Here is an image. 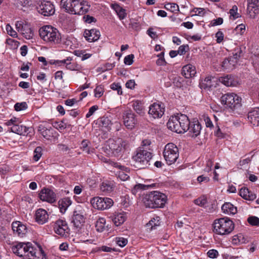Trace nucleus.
I'll list each match as a JSON object with an SVG mask.
<instances>
[{"instance_id":"f257e3e1","label":"nucleus","mask_w":259,"mask_h":259,"mask_svg":"<svg viewBox=\"0 0 259 259\" xmlns=\"http://www.w3.org/2000/svg\"><path fill=\"white\" fill-rule=\"evenodd\" d=\"M39 35L41 39L51 45H59L62 42V37L59 30L51 25H45L39 29Z\"/></svg>"},{"instance_id":"f03ea898","label":"nucleus","mask_w":259,"mask_h":259,"mask_svg":"<svg viewBox=\"0 0 259 259\" xmlns=\"http://www.w3.org/2000/svg\"><path fill=\"white\" fill-rule=\"evenodd\" d=\"M142 201L146 207L162 208L166 202L167 196L164 193L153 191L144 194Z\"/></svg>"},{"instance_id":"7ed1b4c3","label":"nucleus","mask_w":259,"mask_h":259,"mask_svg":"<svg viewBox=\"0 0 259 259\" xmlns=\"http://www.w3.org/2000/svg\"><path fill=\"white\" fill-rule=\"evenodd\" d=\"M190 121L187 115L178 114L171 116L167 123V127L177 133H183L188 131Z\"/></svg>"},{"instance_id":"20e7f679","label":"nucleus","mask_w":259,"mask_h":259,"mask_svg":"<svg viewBox=\"0 0 259 259\" xmlns=\"http://www.w3.org/2000/svg\"><path fill=\"white\" fill-rule=\"evenodd\" d=\"M14 254L22 259H35L36 249L30 242H18L12 247Z\"/></svg>"},{"instance_id":"39448f33","label":"nucleus","mask_w":259,"mask_h":259,"mask_svg":"<svg viewBox=\"0 0 259 259\" xmlns=\"http://www.w3.org/2000/svg\"><path fill=\"white\" fill-rule=\"evenodd\" d=\"M152 157L151 152L148 151L147 149H144L143 147H139L137 150L136 154L133 157L134 167L138 169L148 167Z\"/></svg>"},{"instance_id":"423d86ee","label":"nucleus","mask_w":259,"mask_h":259,"mask_svg":"<svg viewBox=\"0 0 259 259\" xmlns=\"http://www.w3.org/2000/svg\"><path fill=\"white\" fill-rule=\"evenodd\" d=\"M213 231L217 234L226 235L230 234L234 229V224L228 218L215 220L213 224Z\"/></svg>"},{"instance_id":"0eeeda50","label":"nucleus","mask_w":259,"mask_h":259,"mask_svg":"<svg viewBox=\"0 0 259 259\" xmlns=\"http://www.w3.org/2000/svg\"><path fill=\"white\" fill-rule=\"evenodd\" d=\"M241 98L233 93H228L223 95L221 98L222 104L226 108L234 111L241 106Z\"/></svg>"},{"instance_id":"6e6552de","label":"nucleus","mask_w":259,"mask_h":259,"mask_svg":"<svg viewBox=\"0 0 259 259\" xmlns=\"http://www.w3.org/2000/svg\"><path fill=\"white\" fill-rule=\"evenodd\" d=\"M163 156L168 165L174 163L179 157L178 147L173 143H168L165 146Z\"/></svg>"},{"instance_id":"1a4fd4ad","label":"nucleus","mask_w":259,"mask_h":259,"mask_svg":"<svg viewBox=\"0 0 259 259\" xmlns=\"http://www.w3.org/2000/svg\"><path fill=\"white\" fill-rule=\"evenodd\" d=\"M128 143L127 141L119 139L116 141L109 139L108 141L109 149L115 156L118 155L123 150L127 148Z\"/></svg>"},{"instance_id":"9d476101","label":"nucleus","mask_w":259,"mask_h":259,"mask_svg":"<svg viewBox=\"0 0 259 259\" xmlns=\"http://www.w3.org/2000/svg\"><path fill=\"white\" fill-rule=\"evenodd\" d=\"M91 203L95 208L104 210L112 206L113 201L109 198L95 197L91 199Z\"/></svg>"},{"instance_id":"9b49d317","label":"nucleus","mask_w":259,"mask_h":259,"mask_svg":"<svg viewBox=\"0 0 259 259\" xmlns=\"http://www.w3.org/2000/svg\"><path fill=\"white\" fill-rule=\"evenodd\" d=\"M16 28L23 36L27 39L32 38L33 32L30 25L24 20H20L16 22Z\"/></svg>"},{"instance_id":"f8f14e48","label":"nucleus","mask_w":259,"mask_h":259,"mask_svg":"<svg viewBox=\"0 0 259 259\" xmlns=\"http://www.w3.org/2000/svg\"><path fill=\"white\" fill-rule=\"evenodd\" d=\"M19 123V120L18 119L14 117L6 122L4 124L8 126L12 125L10 129L12 132L19 135H25L27 133L29 128Z\"/></svg>"},{"instance_id":"ddd939ff","label":"nucleus","mask_w":259,"mask_h":259,"mask_svg":"<svg viewBox=\"0 0 259 259\" xmlns=\"http://www.w3.org/2000/svg\"><path fill=\"white\" fill-rule=\"evenodd\" d=\"M74 9L71 11V14L83 15L87 13L90 8L88 2L83 0H75Z\"/></svg>"},{"instance_id":"4468645a","label":"nucleus","mask_w":259,"mask_h":259,"mask_svg":"<svg viewBox=\"0 0 259 259\" xmlns=\"http://www.w3.org/2000/svg\"><path fill=\"white\" fill-rule=\"evenodd\" d=\"M122 118L124 125L128 129L132 130L137 123L136 116L131 110L125 111L123 113Z\"/></svg>"},{"instance_id":"2eb2a0df","label":"nucleus","mask_w":259,"mask_h":259,"mask_svg":"<svg viewBox=\"0 0 259 259\" xmlns=\"http://www.w3.org/2000/svg\"><path fill=\"white\" fill-rule=\"evenodd\" d=\"M37 11L45 16L52 15L55 13L54 5L49 1H43L37 8Z\"/></svg>"},{"instance_id":"dca6fc26","label":"nucleus","mask_w":259,"mask_h":259,"mask_svg":"<svg viewBox=\"0 0 259 259\" xmlns=\"http://www.w3.org/2000/svg\"><path fill=\"white\" fill-rule=\"evenodd\" d=\"M163 105L154 103L149 107L148 114L153 119L160 118L164 113Z\"/></svg>"},{"instance_id":"f3484780","label":"nucleus","mask_w":259,"mask_h":259,"mask_svg":"<svg viewBox=\"0 0 259 259\" xmlns=\"http://www.w3.org/2000/svg\"><path fill=\"white\" fill-rule=\"evenodd\" d=\"M55 232L61 236H66L68 233L69 229L65 221L59 219L55 222L54 225Z\"/></svg>"},{"instance_id":"a211bd4d","label":"nucleus","mask_w":259,"mask_h":259,"mask_svg":"<svg viewBox=\"0 0 259 259\" xmlns=\"http://www.w3.org/2000/svg\"><path fill=\"white\" fill-rule=\"evenodd\" d=\"M39 198L44 201L53 203L56 201V195L54 191L49 189H42L39 193Z\"/></svg>"},{"instance_id":"6ab92c4d","label":"nucleus","mask_w":259,"mask_h":259,"mask_svg":"<svg viewBox=\"0 0 259 259\" xmlns=\"http://www.w3.org/2000/svg\"><path fill=\"white\" fill-rule=\"evenodd\" d=\"M247 13L252 18L259 13V1L247 0Z\"/></svg>"},{"instance_id":"aec40b11","label":"nucleus","mask_w":259,"mask_h":259,"mask_svg":"<svg viewBox=\"0 0 259 259\" xmlns=\"http://www.w3.org/2000/svg\"><path fill=\"white\" fill-rule=\"evenodd\" d=\"M12 229L15 234L23 237L27 232L26 225L19 221H16L12 224Z\"/></svg>"},{"instance_id":"412c9836","label":"nucleus","mask_w":259,"mask_h":259,"mask_svg":"<svg viewBox=\"0 0 259 259\" xmlns=\"http://www.w3.org/2000/svg\"><path fill=\"white\" fill-rule=\"evenodd\" d=\"M202 126L198 120H195L192 122H190L189 125V133L190 136L192 138H196L200 135Z\"/></svg>"},{"instance_id":"4be33fe9","label":"nucleus","mask_w":259,"mask_h":259,"mask_svg":"<svg viewBox=\"0 0 259 259\" xmlns=\"http://www.w3.org/2000/svg\"><path fill=\"white\" fill-rule=\"evenodd\" d=\"M220 82L227 87H234L238 84L237 78L234 75L228 74L219 78Z\"/></svg>"},{"instance_id":"5701e85b","label":"nucleus","mask_w":259,"mask_h":259,"mask_svg":"<svg viewBox=\"0 0 259 259\" xmlns=\"http://www.w3.org/2000/svg\"><path fill=\"white\" fill-rule=\"evenodd\" d=\"M84 36L89 42H94L98 40L100 37V32L99 30L96 29H92L91 30H85L84 32Z\"/></svg>"},{"instance_id":"b1692460","label":"nucleus","mask_w":259,"mask_h":259,"mask_svg":"<svg viewBox=\"0 0 259 259\" xmlns=\"http://www.w3.org/2000/svg\"><path fill=\"white\" fill-rule=\"evenodd\" d=\"M49 219V214L47 211L44 209L39 208L35 212V221L39 224L46 223Z\"/></svg>"},{"instance_id":"393cba45","label":"nucleus","mask_w":259,"mask_h":259,"mask_svg":"<svg viewBox=\"0 0 259 259\" xmlns=\"http://www.w3.org/2000/svg\"><path fill=\"white\" fill-rule=\"evenodd\" d=\"M248 118L253 125L259 126V108H254L249 111L248 113Z\"/></svg>"},{"instance_id":"a878e982","label":"nucleus","mask_w":259,"mask_h":259,"mask_svg":"<svg viewBox=\"0 0 259 259\" xmlns=\"http://www.w3.org/2000/svg\"><path fill=\"white\" fill-rule=\"evenodd\" d=\"M71 222L75 228L82 229L81 227L84 223V218L82 214L78 213L77 211H75L73 213Z\"/></svg>"},{"instance_id":"bb28decb","label":"nucleus","mask_w":259,"mask_h":259,"mask_svg":"<svg viewBox=\"0 0 259 259\" xmlns=\"http://www.w3.org/2000/svg\"><path fill=\"white\" fill-rule=\"evenodd\" d=\"M115 226H119L122 224L126 220L125 214L123 212H117L109 217Z\"/></svg>"},{"instance_id":"cd10ccee","label":"nucleus","mask_w":259,"mask_h":259,"mask_svg":"<svg viewBox=\"0 0 259 259\" xmlns=\"http://www.w3.org/2000/svg\"><path fill=\"white\" fill-rule=\"evenodd\" d=\"M215 78L212 76L206 77L200 84L201 88L208 90L215 87Z\"/></svg>"},{"instance_id":"c85d7f7f","label":"nucleus","mask_w":259,"mask_h":259,"mask_svg":"<svg viewBox=\"0 0 259 259\" xmlns=\"http://www.w3.org/2000/svg\"><path fill=\"white\" fill-rule=\"evenodd\" d=\"M196 71L195 67L192 65L188 64L182 68V74L186 78H191L195 75Z\"/></svg>"},{"instance_id":"c756f323","label":"nucleus","mask_w":259,"mask_h":259,"mask_svg":"<svg viewBox=\"0 0 259 259\" xmlns=\"http://www.w3.org/2000/svg\"><path fill=\"white\" fill-rule=\"evenodd\" d=\"M72 201L69 197L63 198L58 201L59 208L62 213H64L67 208L71 204Z\"/></svg>"},{"instance_id":"7c9ffc66","label":"nucleus","mask_w":259,"mask_h":259,"mask_svg":"<svg viewBox=\"0 0 259 259\" xmlns=\"http://www.w3.org/2000/svg\"><path fill=\"white\" fill-rule=\"evenodd\" d=\"M239 194L244 199L250 201H252L256 198L255 194L245 187L242 188L240 190Z\"/></svg>"},{"instance_id":"2f4dec72","label":"nucleus","mask_w":259,"mask_h":259,"mask_svg":"<svg viewBox=\"0 0 259 259\" xmlns=\"http://www.w3.org/2000/svg\"><path fill=\"white\" fill-rule=\"evenodd\" d=\"M111 8L116 12L120 20L124 19L126 16L125 10L120 7L117 4H113L111 5Z\"/></svg>"},{"instance_id":"473e14b6","label":"nucleus","mask_w":259,"mask_h":259,"mask_svg":"<svg viewBox=\"0 0 259 259\" xmlns=\"http://www.w3.org/2000/svg\"><path fill=\"white\" fill-rule=\"evenodd\" d=\"M75 0H61V5L65 9L66 12L71 14V11L74 9Z\"/></svg>"},{"instance_id":"72a5a7b5","label":"nucleus","mask_w":259,"mask_h":259,"mask_svg":"<svg viewBox=\"0 0 259 259\" xmlns=\"http://www.w3.org/2000/svg\"><path fill=\"white\" fill-rule=\"evenodd\" d=\"M222 210L225 213L232 214H235L237 211L236 207L230 202L225 203L222 206Z\"/></svg>"},{"instance_id":"f704fd0d","label":"nucleus","mask_w":259,"mask_h":259,"mask_svg":"<svg viewBox=\"0 0 259 259\" xmlns=\"http://www.w3.org/2000/svg\"><path fill=\"white\" fill-rule=\"evenodd\" d=\"M99 122L102 127L106 128L107 131L111 130L112 123L110 117L103 116L99 119Z\"/></svg>"},{"instance_id":"c9c22d12","label":"nucleus","mask_w":259,"mask_h":259,"mask_svg":"<svg viewBox=\"0 0 259 259\" xmlns=\"http://www.w3.org/2000/svg\"><path fill=\"white\" fill-rule=\"evenodd\" d=\"M106 220L104 218H100L96 222V230L99 232H102L106 229H108V225H106Z\"/></svg>"},{"instance_id":"e433bc0d","label":"nucleus","mask_w":259,"mask_h":259,"mask_svg":"<svg viewBox=\"0 0 259 259\" xmlns=\"http://www.w3.org/2000/svg\"><path fill=\"white\" fill-rule=\"evenodd\" d=\"M38 131L45 138L48 140L53 137V130L51 127L48 129L44 126H39Z\"/></svg>"},{"instance_id":"4c0bfd02","label":"nucleus","mask_w":259,"mask_h":259,"mask_svg":"<svg viewBox=\"0 0 259 259\" xmlns=\"http://www.w3.org/2000/svg\"><path fill=\"white\" fill-rule=\"evenodd\" d=\"M155 185V184H152L151 185H145L139 184L135 186L134 188L132 189V191L133 194L136 195L138 192L139 191L148 189L149 188L153 187Z\"/></svg>"},{"instance_id":"58836bf2","label":"nucleus","mask_w":259,"mask_h":259,"mask_svg":"<svg viewBox=\"0 0 259 259\" xmlns=\"http://www.w3.org/2000/svg\"><path fill=\"white\" fill-rule=\"evenodd\" d=\"M114 184L112 182H103L100 186V189L102 191L110 193L113 190Z\"/></svg>"},{"instance_id":"ea45409f","label":"nucleus","mask_w":259,"mask_h":259,"mask_svg":"<svg viewBox=\"0 0 259 259\" xmlns=\"http://www.w3.org/2000/svg\"><path fill=\"white\" fill-rule=\"evenodd\" d=\"M132 107L134 110L139 114L142 115L144 113V107L142 102L140 101H134Z\"/></svg>"},{"instance_id":"a19ab883","label":"nucleus","mask_w":259,"mask_h":259,"mask_svg":"<svg viewBox=\"0 0 259 259\" xmlns=\"http://www.w3.org/2000/svg\"><path fill=\"white\" fill-rule=\"evenodd\" d=\"M160 225V218L156 216L151 220L147 224V226H151L152 229H154L155 227L158 226Z\"/></svg>"},{"instance_id":"79ce46f5","label":"nucleus","mask_w":259,"mask_h":259,"mask_svg":"<svg viewBox=\"0 0 259 259\" xmlns=\"http://www.w3.org/2000/svg\"><path fill=\"white\" fill-rule=\"evenodd\" d=\"M164 8L167 10L170 11L171 12L179 11V6L175 3H167L165 5Z\"/></svg>"},{"instance_id":"37998d69","label":"nucleus","mask_w":259,"mask_h":259,"mask_svg":"<svg viewBox=\"0 0 259 259\" xmlns=\"http://www.w3.org/2000/svg\"><path fill=\"white\" fill-rule=\"evenodd\" d=\"M42 156V148L41 147L38 146L37 147L34 151V155L33 157V159L35 161H37L39 160L40 158Z\"/></svg>"},{"instance_id":"c03bdc74","label":"nucleus","mask_w":259,"mask_h":259,"mask_svg":"<svg viewBox=\"0 0 259 259\" xmlns=\"http://www.w3.org/2000/svg\"><path fill=\"white\" fill-rule=\"evenodd\" d=\"M247 222L251 226H259V218L257 217H249L247 219Z\"/></svg>"},{"instance_id":"a18cd8bd","label":"nucleus","mask_w":259,"mask_h":259,"mask_svg":"<svg viewBox=\"0 0 259 259\" xmlns=\"http://www.w3.org/2000/svg\"><path fill=\"white\" fill-rule=\"evenodd\" d=\"M90 142L87 140H83L81 143V149L87 154L91 153V151L88 145Z\"/></svg>"},{"instance_id":"49530a36","label":"nucleus","mask_w":259,"mask_h":259,"mask_svg":"<svg viewBox=\"0 0 259 259\" xmlns=\"http://www.w3.org/2000/svg\"><path fill=\"white\" fill-rule=\"evenodd\" d=\"M28 106L26 102H23L21 103H17L14 106L15 110L17 111H19L25 110L27 108Z\"/></svg>"},{"instance_id":"de8ad7c7","label":"nucleus","mask_w":259,"mask_h":259,"mask_svg":"<svg viewBox=\"0 0 259 259\" xmlns=\"http://www.w3.org/2000/svg\"><path fill=\"white\" fill-rule=\"evenodd\" d=\"M238 8L236 6L234 5L232 8L230 10V16L233 17L234 19H236L240 17L239 13H237Z\"/></svg>"},{"instance_id":"09e8293b","label":"nucleus","mask_w":259,"mask_h":259,"mask_svg":"<svg viewBox=\"0 0 259 259\" xmlns=\"http://www.w3.org/2000/svg\"><path fill=\"white\" fill-rule=\"evenodd\" d=\"M164 52H161L157 56L159 57L158 59L156 61V64L159 66L165 65L166 64V61L164 58Z\"/></svg>"},{"instance_id":"8fccbe9b","label":"nucleus","mask_w":259,"mask_h":259,"mask_svg":"<svg viewBox=\"0 0 259 259\" xmlns=\"http://www.w3.org/2000/svg\"><path fill=\"white\" fill-rule=\"evenodd\" d=\"M6 29L7 33L13 37H17V33L13 28L9 25L7 24L6 27Z\"/></svg>"},{"instance_id":"3c124183","label":"nucleus","mask_w":259,"mask_h":259,"mask_svg":"<svg viewBox=\"0 0 259 259\" xmlns=\"http://www.w3.org/2000/svg\"><path fill=\"white\" fill-rule=\"evenodd\" d=\"M110 87L113 90L117 91L118 95H122V91L121 87L119 83L114 82L111 84Z\"/></svg>"},{"instance_id":"603ef678","label":"nucleus","mask_w":259,"mask_h":259,"mask_svg":"<svg viewBox=\"0 0 259 259\" xmlns=\"http://www.w3.org/2000/svg\"><path fill=\"white\" fill-rule=\"evenodd\" d=\"M95 92V96L96 97L100 98L101 97L104 93L103 88L101 85L97 86L94 90Z\"/></svg>"},{"instance_id":"864d4df0","label":"nucleus","mask_w":259,"mask_h":259,"mask_svg":"<svg viewBox=\"0 0 259 259\" xmlns=\"http://www.w3.org/2000/svg\"><path fill=\"white\" fill-rule=\"evenodd\" d=\"M195 203L200 206H204L207 203V200L204 197H200L194 200Z\"/></svg>"},{"instance_id":"5fc2aeb1","label":"nucleus","mask_w":259,"mask_h":259,"mask_svg":"<svg viewBox=\"0 0 259 259\" xmlns=\"http://www.w3.org/2000/svg\"><path fill=\"white\" fill-rule=\"evenodd\" d=\"M116 243L120 247L125 246L127 243V240L123 237L116 238Z\"/></svg>"},{"instance_id":"6e6d98bb","label":"nucleus","mask_w":259,"mask_h":259,"mask_svg":"<svg viewBox=\"0 0 259 259\" xmlns=\"http://www.w3.org/2000/svg\"><path fill=\"white\" fill-rule=\"evenodd\" d=\"M134 55L133 54L128 55L125 57L124 59V63L125 64L130 65L133 63V59Z\"/></svg>"},{"instance_id":"4d7b16f0","label":"nucleus","mask_w":259,"mask_h":259,"mask_svg":"<svg viewBox=\"0 0 259 259\" xmlns=\"http://www.w3.org/2000/svg\"><path fill=\"white\" fill-rule=\"evenodd\" d=\"M233 57L236 60H238L239 58L242 55V51L240 48H237L233 52Z\"/></svg>"},{"instance_id":"13d9d810","label":"nucleus","mask_w":259,"mask_h":259,"mask_svg":"<svg viewBox=\"0 0 259 259\" xmlns=\"http://www.w3.org/2000/svg\"><path fill=\"white\" fill-rule=\"evenodd\" d=\"M208 257L212 258H217L219 255L218 251L215 249H210L207 253Z\"/></svg>"},{"instance_id":"bf43d9fd","label":"nucleus","mask_w":259,"mask_h":259,"mask_svg":"<svg viewBox=\"0 0 259 259\" xmlns=\"http://www.w3.org/2000/svg\"><path fill=\"white\" fill-rule=\"evenodd\" d=\"M83 19L86 23H91L96 22V19L93 16L87 15L83 16Z\"/></svg>"},{"instance_id":"052dcab7","label":"nucleus","mask_w":259,"mask_h":259,"mask_svg":"<svg viewBox=\"0 0 259 259\" xmlns=\"http://www.w3.org/2000/svg\"><path fill=\"white\" fill-rule=\"evenodd\" d=\"M215 37H217V42L221 43L224 39V34L221 31H218L215 34Z\"/></svg>"},{"instance_id":"680f3d73","label":"nucleus","mask_w":259,"mask_h":259,"mask_svg":"<svg viewBox=\"0 0 259 259\" xmlns=\"http://www.w3.org/2000/svg\"><path fill=\"white\" fill-rule=\"evenodd\" d=\"M98 109L97 105H94L90 108L88 113L86 114V117L89 118Z\"/></svg>"},{"instance_id":"e2e57ef3","label":"nucleus","mask_w":259,"mask_h":259,"mask_svg":"<svg viewBox=\"0 0 259 259\" xmlns=\"http://www.w3.org/2000/svg\"><path fill=\"white\" fill-rule=\"evenodd\" d=\"M204 9L201 8H195L192 10V12L196 13L195 15L203 16L204 13L203 12Z\"/></svg>"},{"instance_id":"0e129e2a","label":"nucleus","mask_w":259,"mask_h":259,"mask_svg":"<svg viewBox=\"0 0 259 259\" xmlns=\"http://www.w3.org/2000/svg\"><path fill=\"white\" fill-rule=\"evenodd\" d=\"M223 23V19L219 17L216 19H214L211 22V25L213 26L221 25Z\"/></svg>"},{"instance_id":"69168bd1","label":"nucleus","mask_w":259,"mask_h":259,"mask_svg":"<svg viewBox=\"0 0 259 259\" xmlns=\"http://www.w3.org/2000/svg\"><path fill=\"white\" fill-rule=\"evenodd\" d=\"M15 3L18 7H25L28 4V0H15Z\"/></svg>"},{"instance_id":"338daca9","label":"nucleus","mask_w":259,"mask_h":259,"mask_svg":"<svg viewBox=\"0 0 259 259\" xmlns=\"http://www.w3.org/2000/svg\"><path fill=\"white\" fill-rule=\"evenodd\" d=\"M210 180L209 178L208 177L204 176L203 175L200 176L197 178V181L199 183L202 182L207 183Z\"/></svg>"},{"instance_id":"774afa93","label":"nucleus","mask_w":259,"mask_h":259,"mask_svg":"<svg viewBox=\"0 0 259 259\" xmlns=\"http://www.w3.org/2000/svg\"><path fill=\"white\" fill-rule=\"evenodd\" d=\"M186 48H188V45H182L181 46L179 49H178V52L179 54L180 55H184L186 53Z\"/></svg>"}]
</instances>
